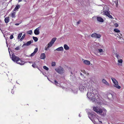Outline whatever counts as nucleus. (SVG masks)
<instances>
[{
    "label": "nucleus",
    "instance_id": "48",
    "mask_svg": "<svg viewBox=\"0 0 124 124\" xmlns=\"http://www.w3.org/2000/svg\"><path fill=\"white\" fill-rule=\"evenodd\" d=\"M19 23H16L15 24V25H19Z\"/></svg>",
    "mask_w": 124,
    "mask_h": 124
},
{
    "label": "nucleus",
    "instance_id": "14",
    "mask_svg": "<svg viewBox=\"0 0 124 124\" xmlns=\"http://www.w3.org/2000/svg\"><path fill=\"white\" fill-rule=\"evenodd\" d=\"M97 20L99 22H104L103 19L101 17H98L97 18Z\"/></svg>",
    "mask_w": 124,
    "mask_h": 124
},
{
    "label": "nucleus",
    "instance_id": "51",
    "mask_svg": "<svg viewBox=\"0 0 124 124\" xmlns=\"http://www.w3.org/2000/svg\"><path fill=\"white\" fill-rule=\"evenodd\" d=\"M29 62L30 63H31L32 62Z\"/></svg>",
    "mask_w": 124,
    "mask_h": 124
},
{
    "label": "nucleus",
    "instance_id": "36",
    "mask_svg": "<svg viewBox=\"0 0 124 124\" xmlns=\"http://www.w3.org/2000/svg\"><path fill=\"white\" fill-rule=\"evenodd\" d=\"M43 69L47 70H48V68L46 66H44L43 67Z\"/></svg>",
    "mask_w": 124,
    "mask_h": 124
},
{
    "label": "nucleus",
    "instance_id": "23",
    "mask_svg": "<svg viewBox=\"0 0 124 124\" xmlns=\"http://www.w3.org/2000/svg\"><path fill=\"white\" fill-rule=\"evenodd\" d=\"M15 14L16 12H13L11 14L10 16L13 18H15Z\"/></svg>",
    "mask_w": 124,
    "mask_h": 124
},
{
    "label": "nucleus",
    "instance_id": "41",
    "mask_svg": "<svg viewBox=\"0 0 124 124\" xmlns=\"http://www.w3.org/2000/svg\"><path fill=\"white\" fill-rule=\"evenodd\" d=\"M13 38V35H11L10 36V39H12Z\"/></svg>",
    "mask_w": 124,
    "mask_h": 124
},
{
    "label": "nucleus",
    "instance_id": "37",
    "mask_svg": "<svg viewBox=\"0 0 124 124\" xmlns=\"http://www.w3.org/2000/svg\"><path fill=\"white\" fill-rule=\"evenodd\" d=\"M40 28V27H39L34 30V31H39Z\"/></svg>",
    "mask_w": 124,
    "mask_h": 124
},
{
    "label": "nucleus",
    "instance_id": "5",
    "mask_svg": "<svg viewBox=\"0 0 124 124\" xmlns=\"http://www.w3.org/2000/svg\"><path fill=\"white\" fill-rule=\"evenodd\" d=\"M91 36L94 38H99L101 37V35L95 33L92 34Z\"/></svg>",
    "mask_w": 124,
    "mask_h": 124
},
{
    "label": "nucleus",
    "instance_id": "53",
    "mask_svg": "<svg viewBox=\"0 0 124 124\" xmlns=\"http://www.w3.org/2000/svg\"><path fill=\"white\" fill-rule=\"evenodd\" d=\"M79 117H80L81 116H80V114H79Z\"/></svg>",
    "mask_w": 124,
    "mask_h": 124
},
{
    "label": "nucleus",
    "instance_id": "7",
    "mask_svg": "<svg viewBox=\"0 0 124 124\" xmlns=\"http://www.w3.org/2000/svg\"><path fill=\"white\" fill-rule=\"evenodd\" d=\"M53 44L52 43L50 42L48 44L47 46V47L46 46L45 47V50H48V48L51 47Z\"/></svg>",
    "mask_w": 124,
    "mask_h": 124
},
{
    "label": "nucleus",
    "instance_id": "20",
    "mask_svg": "<svg viewBox=\"0 0 124 124\" xmlns=\"http://www.w3.org/2000/svg\"><path fill=\"white\" fill-rule=\"evenodd\" d=\"M109 99H111L113 97V95L110 93H109L107 95Z\"/></svg>",
    "mask_w": 124,
    "mask_h": 124
},
{
    "label": "nucleus",
    "instance_id": "33",
    "mask_svg": "<svg viewBox=\"0 0 124 124\" xmlns=\"http://www.w3.org/2000/svg\"><path fill=\"white\" fill-rule=\"evenodd\" d=\"M51 65L52 66H54L56 65V63L55 62H53L51 63Z\"/></svg>",
    "mask_w": 124,
    "mask_h": 124
},
{
    "label": "nucleus",
    "instance_id": "28",
    "mask_svg": "<svg viewBox=\"0 0 124 124\" xmlns=\"http://www.w3.org/2000/svg\"><path fill=\"white\" fill-rule=\"evenodd\" d=\"M119 36L120 37H118V38L117 39L118 42H121V40H122L123 39L122 38H120V36L119 35Z\"/></svg>",
    "mask_w": 124,
    "mask_h": 124
},
{
    "label": "nucleus",
    "instance_id": "56",
    "mask_svg": "<svg viewBox=\"0 0 124 124\" xmlns=\"http://www.w3.org/2000/svg\"><path fill=\"white\" fill-rule=\"evenodd\" d=\"M100 122H101V123H102V122L101 121H100Z\"/></svg>",
    "mask_w": 124,
    "mask_h": 124
},
{
    "label": "nucleus",
    "instance_id": "27",
    "mask_svg": "<svg viewBox=\"0 0 124 124\" xmlns=\"http://www.w3.org/2000/svg\"><path fill=\"white\" fill-rule=\"evenodd\" d=\"M56 39V38H52L50 42L52 43V44H53Z\"/></svg>",
    "mask_w": 124,
    "mask_h": 124
},
{
    "label": "nucleus",
    "instance_id": "6",
    "mask_svg": "<svg viewBox=\"0 0 124 124\" xmlns=\"http://www.w3.org/2000/svg\"><path fill=\"white\" fill-rule=\"evenodd\" d=\"M113 83L114 84V86L115 87L119 89H120L121 87L118 85V83L117 81L114 82Z\"/></svg>",
    "mask_w": 124,
    "mask_h": 124
},
{
    "label": "nucleus",
    "instance_id": "26",
    "mask_svg": "<svg viewBox=\"0 0 124 124\" xmlns=\"http://www.w3.org/2000/svg\"><path fill=\"white\" fill-rule=\"evenodd\" d=\"M90 79H88L87 80H85V83H85V84H88V85H89V83H90Z\"/></svg>",
    "mask_w": 124,
    "mask_h": 124
},
{
    "label": "nucleus",
    "instance_id": "21",
    "mask_svg": "<svg viewBox=\"0 0 124 124\" xmlns=\"http://www.w3.org/2000/svg\"><path fill=\"white\" fill-rule=\"evenodd\" d=\"M88 116L89 117L90 119L91 120V121L93 123H94V121L93 119H91V118L90 117V116H93V115L91 113H88Z\"/></svg>",
    "mask_w": 124,
    "mask_h": 124
},
{
    "label": "nucleus",
    "instance_id": "29",
    "mask_svg": "<svg viewBox=\"0 0 124 124\" xmlns=\"http://www.w3.org/2000/svg\"><path fill=\"white\" fill-rule=\"evenodd\" d=\"M22 35V33H20L18 35V39H19L21 37Z\"/></svg>",
    "mask_w": 124,
    "mask_h": 124
},
{
    "label": "nucleus",
    "instance_id": "46",
    "mask_svg": "<svg viewBox=\"0 0 124 124\" xmlns=\"http://www.w3.org/2000/svg\"><path fill=\"white\" fill-rule=\"evenodd\" d=\"M116 7H117L118 6V3L117 2H116L115 3Z\"/></svg>",
    "mask_w": 124,
    "mask_h": 124
},
{
    "label": "nucleus",
    "instance_id": "34",
    "mask_svg": "<svg viewBox=\"0 0 124 124\" xmlns=\"http://www.w3.org/2000/svg\"><path fill=\"white\" fill-rule=\"evenodd\" d=\"M33 38L35 42L37 41L38 40V39L37 37H33Z\"/></svg>",
    "mask_w": 124,
    "mask_h": 124
},
{
    "label": "nucleus",
    "instance_id": "43",
    "mask_svg": "<svg viewBox=\"0 0 124 124\" xmlns=\"http://www.w3.org/2000/svg\"><path fill=\"white\" fill-rule=\"evenodd\" d=\"M19 46L17 47H16V48H15V49L16 50H19Z\"/></svg>",
    "mask_w": 124,
    "mask_h": 124
},
{
    "label": "nucleus",
    "instance_id": "11",
    "mask_svg": "<svg viewBox=\"0 0 124 124\" xmlns=\"http://www.w3.org/2000/svg\"><path fill=\"white\" fill-rule=\"evenodd\" d=\"M118 65L119 66H122L123 62V60L121 59H118Z\"/></svg>",
    "mask_w": 124,
    "mask_h": 124
},
{
    "label": "nucleus",
    "instance_id": "35",
    "mask_svg": "<svg viewBox=\"0 0 124 124\" xmlns=\"http://www.w3.org/2000/svg\"><path fill=\"white\" fill-rule=\"evenodd\" d=\"M25 34H24L23 36H22L21 38L20 39V40L21 41H22V40L24 39V38L25 37Z\"/></svg>",
    "mask_w": 124,
    "mask_h": 124
},
{
    "label": "nucleus",
    "instance_id": "3",
    "mask_svg": "<svg viewBox=\"0 0 124 124\" xmlns=\"http://www.w3.org/2000/svg\"><path fill=\"white\" fill-rule=\"evenodd\" d=\"M9 55L10 56H11V54L9 50ZM10 57L12 58V59L13 61L16 62H17V61H18V60H19V59H20L19 58L16 56L14 54H13L12 55L11 57L10 56Z\"/></svg>",
    "mask_w": 124,
    "mask_h": 124
},
{
    "label": "nucleus",
    "instance_id": "17",
    "mask_svg": "<svg viewBox=\"0 0 124 124\" xmlns=\"http://www.w3.org/2000/svg\"><path fill=\"white\" fill-rule=\"evenodd\" d=\"M46 55L44 53H42L40 56V59H44L46 58Z\"/></svg>",
    "mask_w": 124,
    "mask_h": 124
},
{
    "label": "nucleus",
    "instance_id": "25",
    "mask_svg": "<svg viewBox=\"0 0 124 124\" xmlns=\"http://www.w3.org/2000/svg\"><path fill=\"white\" fill-rule=\"evenodd\" d=\"M9 17H6L5 18V21L6 23H7L9 21Z\"/></svg>",
    "mask_w": 124,
    "mask_h": 124
},
{
    "label": "nucleus",
    "instance_id": "8",
    "mask_svg": "<svg viewBox=\"0 0 124 124\" xmlns=\"http://www.w3.org/2000/svg\"><path fill=\"white\" fill-rule=\"evenodd\" d=\"M115 55L116 57L117 58V59H121L122 56L119 53H115Z\"/></svg>",
    "mask_w": 124,
    "mask_h": 124
},
{
    "label": "nucleus",
    "instance_id": "24",
    "mask_svg": "<svg viewBox=\"0 0 124 124\" xmlns=\"http://www.w3.org/2000/svg\"><path fill=\"white\" fill-rule=\"evenodd\" d=\"M64 49L66 50H69V47L66 44H65L64 46Z\"/></svg>",
    "mask_w": 124,
    "mask_h": 124
},
{
    "label": "nucleus",
    "instance_id": "9",
    "mask_svg": "<svg viewBox=\"0 0 124 124\" xmlns=\"http://www.w3.org/2000/svg\"><path fill=\"white\" fill-rule=\"evenodd\" d=\"M33 42V40H30L29 41H28L27 42V43L24 44L22 45V47H23L24 46H28L30 45L31 43Z\"/></svg>",
    "mask_w": 124,
    "mask_h": 124
},
{
    "label": "nucleus",
    "instance_id": "30",
    "mask_svg": "<svg viewBox=\"0 0 124 124\" xmlns=\"http://www.w3.org/2000/svg\"><path fill=\"white\" fill-rule=\"evenodd\" d=\"M32 66L34 68L36 67L38 68L37 67H38V66L36 65V63H34L33 64H32Z\"/></svg>",
    "mask_w": 124,
    "mask_h": 124
},
{
    "label": "nucleus",
    "instance_id": "58",
    "mask_svg": "<svg viewBox=\"0 0 124 124\" xmlns=\"http://www.w3.org/2000/svg\"><path fill=\"white\" fill-rule=\"evenodd\" d=\"M43 74L44 75V73H43Z\"/></svg>",
    "mask_w": 124,
    "mask_h": 124
},
{
    "label": "nucleus",
    "instance_id": "45",
    "mask_svg": "<svg viewBox=\"0 0 124 124\" xmlns=\"http://www.w3.org/2000/svg\"><path fill=\"white\" fill-rule=\"evenodd\" d=\"M115 25L116 27H117L118 26V24L117 23H116L115 24Z\"/></svg>",
    "mask_w": 124,
    "mask_h": 124
},
{
    "label": "nucleus",
    "instance_id": "19",
    "mask_svg": "<svg viewBox=\"0 0 124 124\" xmlns=\"http://www.w3.org/2000/svg\"><path fill=\"white\" fill-rule=\"evenodd\" d=\"M63 48L62 46L56 49L55 50H56L58 51H63Z\"/></svg>",
    "mask_w": 124,
    "mask_h": 124
},
{
    "label": "nucleus",
    "instance_id": "49",
    "mask_svg": "<svg viewBox=\"0 0 124 124\" xmlns=\"http://www.w3.org/2000/svg\"><path fill=\"white\" fill-rule=\"evenodd\" d=\"M22 1V0H19L18 1L19 2H20Z\"/></svg>",
    "mask_w": 124,
    "mask_h": 124
},
{
    "label": "nucleus",
    "instance_id": "31",
    "mask_svg": "<svg viewBox=\"0 0 124 124\" xmlns=\"http://www.w3.org/2000/svg\"><path fill=\"white\" fill-rule=\"evenodd\" d=\"M81 22V21L80 20L77 22L76 23V25L77 26H78L79 24Z\"/></svg>",
    "mask_w": 124,
    "mask_h": 124
},
{
    "label": "nucleus",
    "instance_id": "47",
    "mask_svg": "<svg viewBox=\"0 0 124 124\" xmlns=\"http://www.w3.org/2000/svg\"><path fill=\"white\" fill-rule=\"evenodd\" d=\"M114 31H120L117 29H114Z\"/></svg>",
    "mask_w": 124,
    "mask_h": 124
},
{
    "label": "nucleus",
    "instance_id": "16",
    "mask_svg": "<svg viewBox=\"0 0 124 124\" xmlns=\"http://www.w3.org/2000/svg\"><path fill=\"white\" fill-rule=\"evenodd\" d=\"M93 47L95 48H96L100 46V45L99 43L94 42L93 43Z\"/></svg>",
    "mask_w": 124,
    "mask_h": 124
},
{
    "label": "nucleus",
    "instance_id": "42",
    "mask_svg": "<svg viewBox=\"0 0 124 124\" xmlns=\"http://www.w3.org/2000/svg\"><path fill=\"white\" fill-rule=\"evenodd\" d=\"M54 84L56 85H57V84H58V82L55 80L54 81Z\"/></svg>",
    "mask_w": 124,
    "mask_h": 124
},
{
    "label": "nucleus",
    "instance_id": "10",
    "mask_svg": "<svg viewBox=\"0 0 124 124\" xmlns=\"http://www.w3.org/2000/svg\"><path fill=\"white\" fill-rule=\"evenodd\" d=\"M25 62H24L23 61V60H21L20 59L16 62V63H17L21 65H23Z\"/></svg>",
    "mask_w": 124,
    "mask_h": 124
},
{
    "label": "nucleus",
    "instance_id": "15",
    "mask_svg": "<svg viewBox=\"0 0 124 124\" xmlns=\"http://www.w3.org/2000/svg\"><path fill=\"white\" fill-rule=\"evenodd\" d=\"M84 63L87 65H90V62L88 60H85L83 61Z\"/></svg>",
    "mask_w": 124,
    "mask_h": 124
},
{
    "label": "nucleus",
    "instance_id": "44",
    "mask_svg": "<svg viewBox=\"0 0 124 124\" xmlns=\"http://www.w3.org/2000/svg\"><path fill=\"white\" fill-rule=\"evenodd\" d=\"M27 33L31 35L32 33V31H28Z\"/></svg>",
    "mask_w": 124,
    "mask_h": 124
},
{
    "label": "nucleus",
    "instance_id": "22",
    "mask_svg": "<svg viewBox=\"0 0 124 124\" xmlns=\"http://www.w3.org/2000/svg\"><path fill=\"white\" fill-rule=\"evenodd\" d=\"M103 14L105 15L108 16V15L110 14V13L107 10L103 11Z\"/></svg>",
    "mask_w": 124,
    "mask_h": 124
},
{
    "label": "nucleus",
    "instance_id": "13",
    "mask_svg": "<svg viewBox=\"0 0 124 124\" xmlns=\"http://www.w3.org/2000/svg\"><path fill=\"white\" fill-rule=\"evenodd\" d=\"M103 83L105 84L106 85L109 86V84L104 79H103L102 80Z\"/></svg>",
    "mask_w": 124,
    "mask_h": 124
},
{
    "label": "nucleus",
    "instance_id": "12",
    "mask_svg": "<svg viewBox=\"0 0 124 124\" xmlns=\"http://www.w3.org/2000/svg\"><path fill=\"white\" fill-rule=\"evenodd\" d=\"M38 48H36L34 50L33 52L31 53L30 55V56H33L38 51Z\"/></svg>",
    "mask_w": 124,
    "mask_h": 124
},
{
    "label": "nucleus",
    "instance_id": "55",
    "mask_svg": "<svg viewBox=\"0 0 124 124\" xmlns=\"http://www.w3.org/2000/svg\"><path fill=\"white\" fill-rule=\"evenodd\" d=\"M85 71H84V73H85Z\"/></svg>",
    "mask_w": 124,
    "mask_h": 124
},
{
    "label": "nucleus",
    "instance_id": "52",
    "mask_svg": "<svg viewBox=\"0 0 124 124\" xmlns=\"http://www.w3.org/2000/svg\"><path fill=\"white\" fill-rule=\"evenodd\" d=\"M116 32H117L118 33V32H120V31H116Z\"/></svg>",
    "mask_w": 124,
    "mask_h": 124
},
{
    "label": "nucleus",
    "instance_id": "32",
    "mask_svg": "<svg viewBox=\"0 0 124 124\" xmlns=\"http://www.w3.org/2000/svg\"><path fill=\"white\" fill-rule=\"evenodd\" d=\"M111 79L112 80L113 83L117 81L114 78L112 77L111 78Z\"/></svg>",
    "mask_w": 124,
    "mask_h": 124
},
{
    "label": "nucleus",
    "instance_id": "40",
    "mask_svg": "<svg viewBox=\"0 0 124 124\" xmlns=\"http://www.w3.org/2000/svg\"><path fill=\"white\" fill-rule=\"evenodd\" d=\"M98 50H99V51L100 52H103V50L102 49H98Z\"/></svg>",
    "mask_w": 124,
    "mask_h": 124
},
{
    "label": "nucleus",
    "instance_id": "2",
    "mask_svg": "<svg viewBox=\"0 0 124 124\" xmlns=\"http://www.w3.org/2000/svg\"><path fill=\"white\" fill-rule=\"evenodd\" d=\"M93 109L94 111L97 113L101 114L102 116H104L106 114V111L105 109H101L100 107H94Z\"/></svg>",
    "mask_w": 124,
    "mask_h": 124
},
{
    "label": "nucleus",
    "instance_id": "57",
    "mask_svg": "<svg viewBox=\"0 0 124 124\" xmlns=\"http://www.w3.org/2000/svg\"><path fill=\"white\" fill-rule=\"evenodd\" d=\"M4 37H5V36H4Z\"/></svg>",
    "mask_w": 124,
    "mask_h": 124
},
{
    "label": "nucleus",
    "instance_id": "18",
    "mask_svg": "<svg viewBox=\"0 0 124 124\" xmlns=\"http://www.w3.org/2000/svg\"><path fill=\"white\" fill-rule=\"evenodd\" d=\"M20 6L18 4L15 7L14 9V11H18V9L20 8Z\"/></svg>",
    "mask_w": 124,
    "mask_h": 124
},
{
    "label": "nucleus",
    "instance_id": "39",
    "mask_svg": "<svg viewBox=\"0 0 124 124\" xmlns=\"http://www.w3.org/2000/svg\"><path fill=\"white\" fill-rule=\"evenodd\" d=\"M108 16L109 18H110L111 19H112L113 18V17L111 15H110V13L108 15V16Z\"/></svg>",
    "mask_w": 124,
    "mask_h": 124
},
{
    "label": "nucleus",
    "instance_id": "4",
    "mask_svg": "<svg viewBox=\"0 0 124 124\" xmlns=\"http://www.w3.org/2000/svg\"><path fill=\"white\" fill-rule=\"evenodd\" d=\"M55 70L57 72L61 74L64 73V72L63 69L60 66L55 69Z\"/></svg>",
    "mask_w": 124,
    "mask_h": 124
},
{
    "label": "nucleus",
    "instance_id": "54",
    "mask_svg": "<svg viewBox=\"0 0 124 124\" xmlns=\"http://www.w3.org/2000/svg\"><path fill=\"white\" fill-rule=\"evenodd\" d=\"M29 31H32V30H30Z\"/></svg>",
    "mask_w": 124,
    "mask_h": 124
},
{
    "label": "nucleus",
    "instance_id": "38",
    "mask_svg": "<svg viewBox=\"0 0 124 124\" xmlns=\"http://www.w3.org/2000/svg\"><path fill=\"white\" fill-rule=\"evenodd\" d=\"M34 33L35 35H38L39 33V31H34Z\"/></svg>",
    "mask_w": 124,
    "mask_h": 124
},
{
    "label": "nucleus",
    "instance_id": "1",
    "mask_svg": "<svg viewBox=\"0 0 124 124\" xmlns=\"http://www.w3.org/2000/svg\"><path fill=\"white\" fill-rule=\"evenodd\" d=\"M79 89L82 92H84L88 89L87 93V97L89 99L93 102L97 100L96 97L97 93L96 90L92 88H90V86L88 84H85V83L80 84L79 86Z\"/></svg>",
    "mask_w": 124,
    "mask_h": 124
},
{
    "label": "nucleus",
    "instance_id": "50",
    "mask_svg": "<svg viewBox=\"0 0 124 124\" xmlns=\"http://www.w3.org/2000/svg\"><path fill=\"white\" fill-rule=\"evenodd\" d=\"M80 74L81 75H82V73H80Z\"/></svg>",
    "mask_w": 124,
    "mask_h": 124
}]
</instances>
